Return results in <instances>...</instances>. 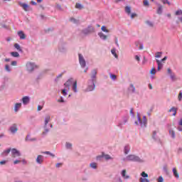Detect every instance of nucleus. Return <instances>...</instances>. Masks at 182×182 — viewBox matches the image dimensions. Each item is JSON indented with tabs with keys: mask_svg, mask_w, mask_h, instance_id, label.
Here are the masks:
<instances>
[{
	"mask_svg": "<svg viewBox=\"0 0 182 182\" xmlns=\"http://www.w3.org/2000/svg\"><path fill=\"white\" fill-rule=\"evenodd\" d=\"M90 78L87 80V87L85 92H93L96 89V83H97V70H92L90 75Z\"/></svg>",
	"mask_w": 182,
	"mask_h": 182,
	"instance_id": "1",
	"label": "nucleus"
},
{
	"mask_svg": "<svg viewBox=\"0 0 182 182\" xmlns=\"http://www.w3.org/2000/svg\"><path fill=\"white\" fill-rule=\"evenodd\" d=\"M122 161H132L134 163H146V160L144 159L140 158V156L136 154H129L126 157L122 158Z\"/></svg>",
	"mask_w": 182,
	"mask_h": 182,
	"instance_id": "2",
	"label": "nucleus"
},
{
	"mask_svg": "<svg viewBox=\"0 0 182 182\" xmlns=\"http://www.w3.org/2000/svg\"><path fill=\"white\" fill-rule=\"evenodd\" d=\"M136 117L137 121H135V124L136 126H140L141 129H146V127H147V118L146 116H144L141 119V117H140V113L137 112Z\"/></svg>",
	"mask_w": 182,
	"mask_h": 182,
	"instance_id": "3",
	"label": "nucleus"
},
{
	"mask_svg": "<svg viewBox=\"0 0 182 182\" xmlns=\"http://www.w3.org/2000/svg\"><path fill=\"white\" fill-rule=\"evenodd\" d=\"M26 69L28 73H32L35 69H38V65L33 62L28 61L26 64Z\"/></svg>",
	"mask_w": 182,
	"mask_h": 182,
	"instance_id": "4",
	"label": "nucleus"
},
{
	"mask_svg": "<svg viewBox=\"0 0 182 182\" xmlns=\"http://www.w3.org/2000/svg\"><path fill=\"white\" fill-rule=\"evenodd\" d=\"M53 127V125L52 124H44L43 129L44 131L42 132V136L45 137L48 134L49 132H50V129Z\"/></svg>",
	"mask_w": 182,
	"mask_h": 182,
	"instance_id": "5",
	"label": "nucleus"
},
{
	"mask_svg": "<svg viewBox=\"0 0 182 182\" xmlns=\"http://www.w3.org/2000/svg\"><path fill=\"white\" fill-rule=\"evenodd\" d=\"M93 32H95V27L92 25L88 26L82 31V33H83V35H90V33H93Z\"/></svg>",
	"mask_w": 182,
	"mask_h": 182,
	"instance_id": "6",
	"label": "nucleus"
},
{
	"mask_svg": "<svg viewBox=\"0 0 182 182\" xmlns=\"http://www.w3.org/2000/svg\"><path fill=\"white\" fill-rule=\"evenodd\" d=\"M78 60L79 63L82 69L84 68H86V60H85V56H83L82 54H78Z\"/></svg>",
	"mask_w": 182,
	"mask_h": 182,
	"instance_id": "7",
	"label": "nucleus"
},
{
	"mask_svg": "<svg viewBox=\"0 0 182 182\" xmlns=\"http://www.w3.org/2000/svg\"><path fill=\"white\" fill-rule=\"evenodd\" d=\"M22 154L18 149L13 148L11 149V157L12 159H16V157H21Z\"/></svg>",
	"mask_w": 182,
	"mask_h": 182,
	"instance_id": "8",
	"label": "nucleus"
},
{
	"mask_svg": "<svg viewBox=\"0 0 182 182\" xmlns=\"http://www.w3.org/2000/svg\"><path fill=\"white\" fill-rule=\"evenodd\" d=\"M58 51L60 53H66L68 52V48L65 43H60L58 46Z\"/></svg>",
	"mask_w": 182,
	"mask_h": 182,
	"instance_id": "9",
	"label": "nucleus"
},
{
	"mask_svg": "<svg viewBox=\"0 0 182 182\" xmlns=\"http://www.w3.org/2000/svg\"><path fill=\"white\" fill-rule=\"evenodd\" d=\"M18 4L19 6H21L25 11V12L31 11V7L29 5H28V4L22 3V1H18Z\"/></svg>",
	"mask_w": 182,
	"mask_h": 182,
	"instance_id": "10",
	"label": "nucleus"
},
{
	"mask_svg": "<svg viewBox=\"0 0 182 182\" xmlns=\"http://www.w3.org/2000/svg\"><path fill=\"white\" fill-rule=\"evenodd\" d=\"M167 72L171 77L172 82H176L177 80V77H176V74L171 71V69L168 68Z\"/></svg>",
	"mask_w": 182,
	"mask_h": 182,
	"instance_id": "11",
	"label": "nucleus"
},
{
	"mask_svg": "<svg viewBox=\"0 0 182 182\" xmlns=\"http://www.w3.org/2000/svg\"><path fill=\"white\" fill-rule=\"evenodd\" d=\"M9 130L11 134H15L16 132H18V125L16 124H12L10 127Z\"/></svg>",
	"mask_w": 182,
	"mask_h": 182,
	"instance_id": "12",
	"label": "nucleus"
},
{
	"mask_svg": "<svg viewBox=\"0 0 182 182\" xmlns=\"http://www.w3.org/2000/svg\"><path fill=\"white\" fill-rule=\"evenodd\" d=\"M73 78H70L64 84V86L69 90L70 89L71 85H73Z\"/></svg>",
	"mask_w": 182,
	"mask_h": 182,
	"instance_id": "13",
	"label": "nucleus"
},
{
	"mask_svg": "<svg viewBox=\"0 0 182 182\" xmlns=\"http://www.w3.org/2000/svg\"><path fill=\"white\" fill-rule=\"evenodd\" d=\"M21 102L24 106H27L31 102V97L25 96L21 99Z\"/></svg>",
	"mask_w": 182,
	"mask_h": 182,
	"instance_id": "14",
	"label": "nucleus"
},
{
	"mask_svg": "<svg viewBox=\"0 0 182 182\" xmlns=\"http://www.w3.org/2000/svg\"><path fill=\"white\" fill-rule=\"evenodd\" d=\"M121 176L124 180H129L130 178V176L127 175V171L126 169H123L121 171Z\"/></svg>",
	"mask_w": 182,
	"mask_h": 182,
	"instance_id": "15",
	"label": "nucleus"
},
{
	"mask_svg": "<svg viewBox=\"0 0 182 182\" xmlns=\"http://www.w3.org/2000/svg\"><path fill=\"white\" fill-rule=\"evenodd\" d=\"M71 90L73 92V93H77L79 92V90L77 89V81H74L72 87H71Z\"/></svg>",
	"mask_w": 182,
	"mask_h": 182,
	"instance_id": "16",
	"label": "nucleus"
},
{
	"mask_svg": "<svg viewBox=\"0 0 182 182\" xmlns=\"http://www.w3.org/2000/svg\"><path fill=\"white\" fill-rule=\"evenodd\" d=\"M128 120H129V118L126 117H123L122 120L118 123L117 127L120 128L123 127V126H124V124L127 123Z\"/></svg>",
	"mask_w": 182,
	"mask_h": 182,
	"instance_id": "17",
	"label": "nucleus"
},
{
	"mask_svg": "<svg viewBox=\"0 0 182 182\" xmlns=\"http://www.w3.org/2000/svg\"><path fill=\"white\" fill-rule=\"evenodd\" d=\"M45 160V157L43 155H38L36 160L37 164H42L43 161Z\"/></svg>",
	"mask_w": 182,
	"mask_h": 182,
	"instance_id": "18",
	"label": "nucleus"
},
{
	"mask_svg": "<svg viewBox=\"0 0 182 182\" xmlns=\"http://www.w3.org/2000/svg\"><path fill=\"white\" fill-rule=\"evenodd\" d=\"M22 107V103L21 102H17L14 105V112L15 113H18L19 112V109Z\"/></svg>",
	"mask_w": 182,
	"mask_h": 182,
	"instance_id": "19",
	"label": "nucleus"
},
{
	"mask_svg": "<svg viewBox=\"0 0 182 182\" xmlns=\"http://www.w3.org/2000/svg\"><path fill=\"white\" fill-rule=\"evenodd\" d=\"M125 14L130 16L132 15V7L130 6H126L124 8Z\"/></svg>",
	"mask_w": 182,
	"mask_h": 182,
	"instance_id": "20",
	"label": "nucleus"
},
{
	"mask_svg": "<svg viewBox=\"0 0 182 182\" xmlns=\"http://www.w3.org/2000/svg\"><path fill=\"white\" fill-rule=\"evenodd\" d=\"M65 149L67 150H73V144H72L69 141H66L65 142Z\"/></svg>",
	"mask_w": 182,
	"mask_h": 182,
	"instance_id": "21",
	"label": "nucleus"
},
{
	"mask_svg": "<svg viewBox=\"0 0 182 182\" xmlns=\"http://www.w3.org/2000/svg\"><path fill=\"white\" fill-rule=\"evenodd\" d=\"M172 173L175 178H176L177 180L180 178V175L178 174V172L177 171V169L176 168H173Z\"/></svg>",
	"mask_w": 182,
	"mask_h": 182,
	"instance_id": "22",
	"label": "nucleus"
},
{
	"mask_svg": "<svg viewBox=\"0 0 182 182\" xmlns=\"http://www.w3.org/2000/svg\"><path fill=\"white\" fill-rule=\"evenodd\" d=\"M11 151V149L9 148L6 150H4L2 153H1V156L2 157H6V156H8Z\"/></svg>",
	"mask_w": 182,
	"mask_h": 182,
	"instance_id": "23",
	"label": "nucleus"
},
{
	"mask_svg": "<svg viewBox=\"0 0 182 182\" xmlns=\"http://www.w3.org/2000/svg\"><path fill=\"white\" fill-rule=\"evenodd\" d=\"M130 149H131L130 145L129 144L125 145L124 147V154L127 155L129 153H130Z\"/></svg>",
	"mask_w": 182,
	"mask_h": 182,
	"instance_id": "24",
	"label": "nucleus"
},
{
	"mask_svg": "<svg viewBox=\"0 0 182 182\" xmlns=\"http://www.w3.org/2000/svg\"><path fill=\"white\" fill-rule=\"evenodd\" d=\"M49 122H50V115L47 114L45 116V118H44V124H50Z\"/></svg>",
	"mask_w": 182,
	"mask_h": 182,
	"instance_id": "25",
	"label": "nucleus"
},
{
	"mask_svg": "<svg viewBox=\"0 0 182 182\" xmlns=\"http://www.w3.org/2000/svg\"><path fill=\"white\" fill-rule=\"evenodd\" d=\"M98 36L102 39V41H107V36L105 35L102 32L98 33Z\"/></svg>",
	"mask_w": 182,
	"mask_h": 182,
	"instance_id": "26",
	"label": "nucleus"
},
{
	"mask_svg": "<svg viewBox=\"0 0 182 182\" xmlns=\"http://www.w3.org/2000/svg\"><path fill=\"white\" fill-rule=\"evenodd\" d=\"M18 36H19L20 39H26V36L22 31L18 32Z\"/></svg>",
	"mask_w": 182,
	"mask_h": 182,
	"instance_id": "27",
	"label": "nucleus"
},
{
	"mask_svg": "<svg viewBox=\"0 0 182 182\" xmlns=\"http://www.w3.org/2000/svg\"><path fill=\"white\" fill-rule=\"evenodd\" d=\"M169 132V136L171 137V139H176V132H174V130L170 129L168 130Z\"/></svg>",
	"mask_w": 182,
	"mask_h": 182,
	"instance_id": "28",
	"label": "nucleus"
},
{
	"mask_svg": "<svg viewBox=\"0 0 182 182\" xmlns=\"http://www.w3.org/2000/svg\"><path fill=\"white\" fill-rule=\"evenodd\" d=\"M169 112L170 113H173L172 115L176 116V114H177V108H176V107H172L170 109H169Z\"/></svg>",
	"mask_w": 182,
	"mask_h": 182,
	"instance_id": "29",
	"label": "nucleus"
},
{
	"mask_svg": "<svg viewBox=\"0 0 182 182\" xmlns=\"http://www.w3.org/2000/svg\"><path fill=\"white\" fill-rule=\"evenodd\" d=\"M157 14L159 15H161V14H163V6H161V4H159V7L157 9Z\"/></svg>",
	"mask_w": 182,
	"mask_h": 182,
	"instance_id": "30",
	"label": "nucleus"
},
{
	"mask_svg": "<svg viewBox=\"0 0 182 182\" xmlns=\"http://www.w3.org/2000/svg\"><path fill=\"white\" fill-rule=\"evenodd\" d=\"M25 140L26 141H36V138H31V136L27 135Z\"/></svg>",
	"mask_w": 182,
	"mask_h": 182,
	"instance_id": "31",
	"label": "nucleus"
},
{
	"mask_svg": "<svg viewBox=\"0 0 182 182\" xmlns=\"http://www.w3.org/2000/svg\"><path fill=\"white\" fill-rule=\"evenodd\" d=\"M4 69H5L6 72H8V73H11V72H12V68L8 64H6L5 65Z\"/></svg>",
	"mask_w": 182,
	"mask_h": 182,
	"instance_id": "32",
	"label": "nucleus"
},
{
	"mask_svg": "<svg viewBox=\"0 0 182 182\" xmlns=\"http://www.w3.org/2000/svg\"><path fill=\"white\" fill-rule=\"evenodd\" d=\"M156 62L158 65V70H160L163 68V63H161V61L157 59L156 60Z\"/></svg>",
	"mask_w": 182,
	"mask_h": 182,
	"instance_id": "33",
	"label": "nucleus"
},
{
	"mask_svg": "<svg viewBox=\"0 0 182 182\" xmlns=\"http://www.w3.org/2000/svg\"><path fill=\"white\" fill-rule=\"evenodd\" d=\"M129 90L132 92V93H136V87H134V85L130 84Z\"/></svg>",
	"mask_w": 182,
	"mask_h": 182,
	"instance_id": "34",
	"label": "nucleus"
},
{
	"mask_svg": "<svg viewBox=\"0 0 182 182\" xmlns=\"http://www.w3.org/2000/svg\"><path fill=\"white\" fill-rule=\"evenodd\" d=\"M41 154H47L48 156H50L51 157H55V154L48 151H41Z\"/></svg>",
	"mask_w": 182,
	"mask_h": 182,
	"instance_id": "35",
	"label": "nucleus"
},
{
	"mask_svg": "<svg viewBox=\"0 0 182 182\" xmlns=\"http://www.w3.org/2000/svg\"><path fill=\"white\" fill-rule=\"evenodd\" d=\"M90 167L91 168H93L94 170H96V168H97V164L95 162H92V163L90 164Z\"/></svg>",
	"mask_w": 182,
	"mask_h": 182,
	"instance_id": "36",
	"label": "nucleus"
},
{
	"mask_svg": "<svg viewBox=\"0 0 182 182\" xmlns=\"http://www.w3.org/2000/svg\"><path fill=\"white\" fill-rule=\"evenodd\" d=\"M14 48L18 51L22 52V48H21V46L18 43L14 44Z\"/></svg>",
	"mask_w": 182,
	"mask_h": 182,
	"instance_id": "37",
	"label": "nucleus"
},
{
	"mask_svg": "<svg viewBox=\"0 0 182 182\" xmlns=\"http://www.w3.org/2000/svg\"><path fill=\"white\" fill-rule=\"evenodd\" d=\"M111 53H112V54L113 55V56H114V58H115L116 59H117V58H119V55H117V54L116 53V48H112V49L111 50Z\"/></svg>",
	"mask_w": 182,
	"mask_h": 182,
	"instance_id": "38",
	"label": "nucleus"
},
{
	"mask_svg": "<svg viewBox=\"0 0 182 182\" xmlns=\"http://www.w3.org/2000/svg\"><path fill=\"white\" fill-rule=\"evenodd\" d=\"M103 157L105 159V160H113V157H111V156L109 154H103Z\"/></svg>",
	"mask_w": 182,
	"mask_h": 182,
	"instance_id": "39",
	"label": "nucleus"
},
{
	"mask_svg": "<svg viewBox=\"0 0 182 182\" xmlns=\"http://www.w3.org/2000/svg\"><path fill=\"white\" fill-rule=\"evenodd\" d=\"M11 55L13 56V58H19V53L13 51L11 53Z\"/></svg>",
	"mask_w": 182,
	"mask_h": 182,
	"instance_id": "40",
	"label": "nucleus"
},
{
	"mask_svg": "<svg viewBox=\"0 0 182 182\" xmlns=\"http://www.w3.org/2000/svg\"><path fill=\"white\" fill-rule=\"evenodd\" d=\"M152 139H154V140H158V138H157V131H154L153 132Z\"/></svg>",
	"mask_w": 182,
	"mask_h": 182,
	"instance_id": "41",
	"label": "nucleus"
},
{
	"mask_svg": "<svg viewBox=\"0 0 182 182\" xmlns=\"http://www.w3.org/2000/svg\"><path fill=\"white\" fill-rule=\"evenodd\" d=\"M146 23L148 26H149V28H153L154 26V23L150 21H146Z\"/></svg>",
	"mask_w": 182,
	"mask_h": 182,
	"instance_id": "42",
	"label": "nucleus"
},
{
	"mask_svg": "<svg viewBox=\"0 0 182 182\" xmlns=\"http://www.w3.org/2000/svg\"><path fill=\"white\" fill-rule=\"evenodd\" d=\"M114 182H123V180L120 176H117L114 178Z\"/></svg>",
	"mask_w": 182,
	"mask_h": 182,
	"instance_id": "43",
	"label": "nucleus"
},
{
	"mask_svg": "<svg viewBox=\"0 0 182 182\" xmlns=\"http://www.w3.org/2000/svg\"><path fill=\"white\" fill-rule=\"evenodd\" d=\"M109 77L112 80H116V79H117V76L114 74H109Z\"/></svg>",
	"mask_w": 182,
	"mask_h": 182,
	"instance_id": "44",
	"label": "nucleus"
},
{
	"mask_svg": "<svg viewBox=\"0 0 182 182\" xmlns=\"http://www.w3.org/2000/svg\"><path fill=\"white\" fill-rule=\"evenodd\" d=\"M70 21L72 23H79V21L75 18H70Z\"/></svg>",
	"mask_w": 182,
	"mask_h": 182,
	"instance_id": "45",
	"label": "nucleus"
},
{
	"mask_svg": "<svg viewBox=\"0 0 182 182\" xmlns=\"http://www.w3.org/2000/svg\"><path fill=\"white\" fill-rule=\"evenodd\" d=\"M75 8L77 9H83V6L82 4H79V3H77L75 4Z\"/></svg>",
	"mask_w": 182,
	"mask_h": 182,
	"instance_id": "46",
	"label": "nucleus"
},
{
	"mask_svg": "<svg viewBox=\"0 0 182 182\" xmlns=\"http://www.w3.org/2000/svg\"><path fill=\"white\" fill-rule=\"evenodd\" d=\"M101 30L102 31V32H105L106 33H109V31L106 28L105 26H102L101 27Z\"/></svg>",
	"mask_w": 182,
	"mask_h": 182,
	"instance_id": "47",
	"label": "nucleus"
},
{
	"mask_svg": "<svg viewBox=\"0 0 182 182\" xmlns=\"http://www.w3.org/2000/svg\"><path fill=\"white\" fill-rule=\"evenodd\" d=\"M139 182H150V180L146 178H140Z\"/></svg>",
	"mask_w": 182,
	"mask_h": 182,
	"instance_id": "48",
	"label": "nucleus"
},
{
	"mask_svg": "<svg viewBox=\"0 0 182 182\" xmlns=\"http://www.w3.org/2000/svg\"><path fill=\"white\" fill-rule=\"evenodd\" d=\"M178 102H181L182 100V91H179V93L178 95Z\"/></svg>",
	"mask_w": 182,
	"mask_h": 182,
	"instance_id": "49",
	"label": "nucleus"
},
{
	"mask_svg": "<svg viewBox=\"0 0 182 182\" xmlns=\"http://www.w3.org/2000/svg\"><path fill=\"white\" fill-rule=\"evenodd\" d=\"M62 76H63V74H62V73L57 75V77L55 79V82H59V79H60V77H62Z\"/></svg>",
	"mask_w": 182,
	"mask_h": 182,
	"instance_id": "50",
	"label": "nucleus"
},
{
	"mask_svg": "<svg viewBox=\"0 0 182 182\" xmlns=\"http://www.w3.org/2000/svg\"><path fill=\"white\" fill-rule=\"evenodd\" d=\"M141 177H144V178H146V177H149V174L146 173V172L143 171L141 173Z\"/></svg>",
	"mask_w": 182,
	"mask_h": 182,
	"instance_id": "51",
	"label": "nucleus"
},
{
	"mask_svg": "<svg viewBox=\"0 0 182 182\" xmlns=\"http://www.w3.org/2000/svg\"><path fill=\"white\" fill-rule=\"evenodd\" d=\"M156 72H157V71L156 70V68H153L151 70L150 73H151V75H156Z\"/></svg>",
	"mask_w": 182,
	"mask_h": 182,
	"instance_id": "52",
	"label": "nucleus"
},
{
	"mask_svg": "<svg viewBox=\"0 0 182 182\" xmlns=\"http://www.w3.org/2000/svg\"><path fill=\"white\" fill-rule=\"evenodd\" d=\"M129 16H130L131 19H134V18H136L137 16V14L132 13Z\"/></svg>",
	"mask_w": 182,
	"mask_h": 182,
	"instance_id": "53",
	"label": "nucleus"
},
{
	"mask_svg": "<svg viewBox=\"0 0 182 182\" xmlns=\"http://www.w3.org/2000/svg\"><path fill=\"white\" fill-rule=\"evenodd\" d=\"M13 163L15 166L16 164H19V163H21V159H15Z\"/></svg>",
	"mask_w": 182,
	"mask_h": 182,
	"instance_id": "54",
	"label": "nucleus"
},
{
	"mask_svg": "<svg viewBox=\"0 0 182 182\" xmlns=\"http://www.w3.org/2000/svg\"><path fill=\"white\" fill-rule=\"evenodd\" d=\"M62 166H63V163H57L55 164L56 168H60V167H62Z\"/></svg>",
	"mask_w": 182,
	"mask_h": 182,
	"instance_id": "55",
	"label": "nucleus"
},
{
	"mask_svg": "<svg viewBox=\"0 0 182 182\" xmlns=\"http://www.w3.org/2000/svg\"><path fill=\"white\" fill-rule=\"evenodd\" d=\"M161 2L166 5V4H167V5H171V4L170 3V1H168V0H161Z\"/></svg>",
	"mask_w": 182,
	"mask_h": 182,
	"instance_id": "56",
	"label": "nucleus"
},
{
	"mask_svg": "<svg viewBox=\"0 0 182 182\" xmlns=\"http://www.w3.org/2000/svg\"><path fill=\"white\" fill-rule=\"evenodd\" d=\"M62 95L63 96H67L68 95V92H66V89H64L62 90Z\"/></svg>",
	"mask_w": 182,
	"mask_h": 182,
	"instance_id": "57",
	"label": "nucleus"
},
{
	"mask_svg": "<svg viewBox=\"0 0 182 182\" xmlns=\"http://www.w3.org/2000/svg\"><path fill=\"white\" fill-rule=\"evenodd\" d=\"M155 58H161V52H157Z\"/></svg>",
	"mask_w": 182,
	"mask_h": 182,
	"instance_id": "58",
	"label": "nucleus"
},
{
	"mask_svg": "<svg viewBox=\"0 0 182 182\" xmlns=\"http://www.w3.org/2000/svg\"><path fill=\"white\" fill-rule=\"evenodd\" d=\"M6 163H8V161H5V160L1 161H0V165L4 166V165L6 164Z\"/></svg>",
	"mask_w": 182,
	"mask_h": 182,
	"instance_id": "59",
	"label": "nucleus"
},
{
	"mask_svg": "<svg viewBox=\"0 0 182 182\" xmlns=\"http://www.w3.org/2000/svg\"><path fill=\"white\" fill-rule=\"evenodd\" d=\"M158 182H164V179L163 178V176L159 177Z\"/></svg>",
	"mask_w": 182,
	"mask_h": 182,
	"instance_id": "60",
	"label": "nucleus"
},
{
	"mask_svg": "<svg viewBox=\"0 0 182 182\" xmlns=\"http://www.w3.org/2000/svg\"><path fill=\"white\" fill-rule=\"evenodd\" d=\"M176 15L178 16V15H182V11L181 10H178L176 11Z\"/></svg>",
	"mask_w": 182,
	"mask_h": 182,
	"instance_id": "61",
	"label": "nucleus"
},
{
	"mask_svg": "<svg viewBox=\"0 0 182 182\" xmlns=\"http://www.w3.org/2000/svg\"><path fill=\"white\" fill-rule=\"evenodd\" d=\"M144 6H149V1L144 0Z\"/></svg>",
	"mask_w": 182,
	"mask_h": 182,
	"instance_id": "62",
	"label": "nucleus"
},
{
	"mask_svg": "<svg viewBox=\"0 0 182 182\" xmlns=\"http://www.w3.org/2000/svg\"><path fill=\"white\" fill-rule=\"evenodd\" d=\"M11 65V66H16V65H18V63L16 61H12Z\"/></svg>",
	"mask_w": 182,
	"mask_h": 182,
	"instance_id": "63",
	"label": "nucleus"
},
{
	"mask_svg": "<svg viewBox=\"0 0 182 182\" xmlns=\"http://www.w3.org/2000/svg\"><path fill=\"white\" fill-rule=\"evenodd\" d=\"M103 157V154L102 155L97 156V160H102V158Z\"/></svg>",
	"mask_w": 182,
	"mask_h": 182,
	"instance_id": "64",
	"label": "nucleus"
}]
</instances>
